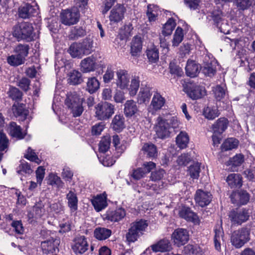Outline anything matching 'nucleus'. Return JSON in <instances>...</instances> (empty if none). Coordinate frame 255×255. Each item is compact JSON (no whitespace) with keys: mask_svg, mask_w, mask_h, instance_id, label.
Returning a JSON list of instances; mask_svg holds the SVG:
<instances>
[{"mask_svg":"<svg viewBox=\"0 0 255 255\" xmlns=\"http://www.w3.org/2000/svg\"><path fill=\"white\" fill-rule=\"evenodd\" d=\"M178 126L176 117L167 116L166 118L159 116L155 125V131L158 138L164 139L170 136L171 133Z\"/></svg>","mask_w":255,"mask_h":255,"instance_id":"nucleus-1","label":"nucleus"},{"mask_svg":"<svg viewBox=\"0 0 255 255\" xmlns=\"http://www.w3.org/2000/svg\"><path fill=\"white\" fill-rule=\"evenodd\" d=\"M31 23L24 22L15 25L13 28V36L18 41L23 40L26 42H31L35 39V34Z\"/></svg>","mask_w":255,"mask_h":255,"instance_id":"nucleus-2","label":"nucleus"},{"mask_svg":"<svg viewBox=\"0 0 255 255\" xmlns=\"http://www.w3.org/2000/svg\"><path fill=\"white\" fill-rule=\"evenodd\" d=\"M85 101L84 98H80L76 92L68 93L67 94L65 104L70 110L73 117H80L84 111L83 103Z\"/></svg>","mask_w":255,"mask_h":255,"instance_id":"nucleus-3","label":"nucleus"},{"mask_svg":"<svg viewBox=\"0 0 255 255\" xmlns=\"http://www.w3.org/2000/svg\"><path fill=\"white\" fill-rule=\"evenodd\" d=\"M148 226L146 220H139L131 224L130 228L126 234L127 240L128 242H134L137 239L143 234V232Z\"/></svg>","mask_w":255,"mask_h":255,"instance_id":"nucleus-4","label":"nucleus"},{"mask_svg":"<svg viewBox=\"0 0 255 255\" xmlns=\"http://www.w3.org/2000/svg\"><path fill=\"white\" fill-rule=\"evenodd\" d=\"M95 117L99 120H109L115 113V106L107 102L98 103L95 107Z\"/></svg>","mask_w":255,"mask_h":255,"instance_id":"nucleus-5","label":"nucleus"},{"mask_svg":"<svg viewBox=\"0 0 255 255\" xmlns=\"http://www.w3.org/2000/svg\"><path fill=\"white\" fill-rule=\"evenodd\" d=\"M250 230L248 228H242L235 231L231 236V243L237 249L242 247L250 240Z\"/></svg>","mask_w":255,"mask_h":255,"instance_id":"nucleus-6","label":"nucleus"},{"mask_svg":"<svg viewBox=\"0 0 255 255\" xmlns=\"http://www.w3.org/2000/svg\"><path fill=\"white\" fill-rule=\"evenodd\" d=\"M251 213L250 210L246 208L234 209L230 212L229 217L233 224L241 225L249 220Z\"/></svg>","mask_w":255,"mask_h":255,"instance_id":"nucleus-7","label":"nucleus"},{"mask_svg":"<svg viewBox=\"0 0 255 255\" xmlns=\"http://www.w3.org/2000/svg\"><path fill=\"white\" fill-rule=\"evenodd\" d=\"M79 10L75 8L64 10L61 13V22L66 25H71L77 23L79 21Z\"/></svg>","mask_w":255,"mask_h":255,"instance_id":"nucleus-8","label":"nucleus"},{"mask_svg":"<svg viewBox=\"0 0 255 255\" xmlns=\"http://www.w3.org/2000/svg\"><path fill=\"white\" fill-rule=\"evenodd\" d=\"M60 243V238L58 237L50 239L42 242L41 247L43 254L49 255L59 251L58 247Z\"/></svg>","mask_w":255,"mask_h":255,"instance_id":"nucleus-9","label":"nucleus"},{"mask_svg":"<svg viewBox=\"0 0 255 255\" xmlns=\"http://www.w3.org/2000/svg\"><path fill=\"white\" fill-rule=\"evenodd\" d=\"M126 8L123 4L118 3L111 10L109 20L111 24H117L124 18Z\"/></svg>","mask_w":255,"mask_h":255,"instance_id":"nucleus-10","label":"nucleus"},{"mask_svg":"<svg viewBox=\"0 0 255 255\" xmlns=\"http://www.w3.org/2000/svg\"><path fill=\"white\" fill-rule=\"evenodd\" d=\"M230 198L233 204L245 205L249 202L250 195L246 190L241 189L233 191L230 195Z\"/></svg>","mask_w":255,"mask_h":255,"instance_id":"nucleus-11","label":"nucleus"},{"mask_svg":"<svg viewBox=\"0 0 255 255\" xmlns=\"http://www.w3.org/2000/svg\"><path fill=\"white\" fill-rule=\"evenodd\" d=\"M174 244L177 247L184 245L189 240L188 231L185 229L178 228L176 229L172 235Z\"/></svg>","mask_w":255,"mask_h":255,"instance_id":"nucleus-12","label":"nucleus"},{"mask_svg":"<svg viewBox=\"0 0 255 255\" xmlns=\"http://www.w3.org/2000/svg\"><path fill=\"white\" fill-rule=\"evenodd\" d=\"M178 215L180 218L187 222H192L194 224H199V223L200 221L198 215L189 207L182 206L179 210Z\"/></svg>","mask_w":255,"mask_h":255,"instance_id":"nucleus-13","label":"nucleus"},{"mask_svg":"<svg viewBox=\"0 0 255 255\" xmlns=\"http://www.w3.org/2000/svg\"><path fill=\"white\" fill-rule=\"evenodd\" d=\"M194 199L199 206L204 207L210 203L212 199V195L210 192L198 189L196 192Z\"/></svg>","mask_w":255,"mask_h":255,"instance_id":"nucleus-14","label":"nucleus"},{"mask_svg":"<svg viewBox=\"0 0 255 255\" xmlns=\"http://www.w3.org/2000/svg\"><path fill=\"white\" fill-rule=\"evenodd\" d=\"M202 72L206 76L212 77L216 72V62L214 59L206 55L203 59V66L201 67Z\"/></svg>","mask_w":255,"mask_h":255,"instance_id":"nucleus-15","label":"nucleus"},{"mask_svg":"<svg viewBox=\"0 0 255 255\" xmlns=\"http://www.w3.org/2000/svg\"><path fill=\"white\" fill-rule=\"evenodd\" d=\"M223 16V12L218 7L215 8L212 11L209 12L208 15V17L213 21L214 24L219 28L220 31L225 33V31L223 30L222 27V25L223 24L222 22L224 20Z\"/></svg>","mask_w":255,"mask_h":255,"instance_id":"nucleus-16","label":"nucleus"},{"mask_svg":"<svg viewBox=\"0 0 255 255\" xmlns=\"http://www.w3.org/2000/svg\"><path fill=\"white\" fill-rule=\"evenodd\" d=\"M117 79L116 85L122 90L128 89L129 82L130 77L127 70L120 69L116 72Z\"/></svg>","mask_w":255,"mask_h":255,"instance_id":"nucleus-17","label":"nucleus"},{"mask_svg":"<svg viewBox=\"0 0 255 255\" xmlns=\"http://www.w3.org/2000/svg\"><path fill=\"white\" fill-rule=\"evenodd\" d=\"M186 93L192 99L197 100L205 95V89L202 86L190 84L187 86Z\"/></svg>","mask_w":255,"mask_h":255,"instance_id":"nucleus-18","label":"nucleus"},{"mask_svg":"<svg viewBox=\"0 0 255 255\" xmlns=\"http://www.w3.org/2000/svg\"><path fill=\"white\" fill-rule=\"evenodd\" d=\"M74 244L72 249L76 254H84L87 250L88 245L86 238L84 236L76 237L74 240Z\"/></svg>","mask_w":255,"mask_h":255,"instance_id":"nucleus-19","label":"nucleus"},{"mask_svg":"<svg viewBox=\"0 0 255 255\" xmlns=\"http://www.w3.org/2000/svg\"><path fill=\"white\" fill-rule=\"evenodd\" d=\"M12 110L14 116L21 121H24L29 114V111L27 109L26 105L22 103L14 104L12 107Z\"/></svg>","mask_w":255,"mask_h":255,"instance_id":"nucleus-20","label":"nucleus"},{"mask_svg":"<svg viewBox=\"0 0 255 255\" xmlns=\"http://www.w3.org/2000/svg\"><path fill=\"white\" fill-rule=\"evenodd\" d=\"M126 211L122 208L115 210H109L105 215V219L111 222H117L123 219L126 216Z\"/></svg>","mask_w":255,"mask_h":255,"instance_id":"nucleus-21","label":"nucleus"},{"mask_svg":"<svg viewBox=\"0 0 255 255\" xmlns=\"http://www.w3.org/2000/svg\"><path fill=\"white\" fill-rule=\"evenodd\" d=\"M80 66L81 70L83 73L94 71L97 66L96 58L93 56L87 57L81 61Z\"/></svg>","mask_w":255,"mask_h":255,"instance_id":"nucleus-22","label":"nucleus"},{"mask_svg":"<svg viewBox=\"0 0 255 255\" xmlns=\"http://www.w3.org/2000/svg\"><path fill=\"white\" fill-rule=\"evenodd\" d=\"M201 70V66L194 60H188L185 67L186 74L191 78L196 77Z\"/></svg>","mask_w":255,"mask_h":255,"instance_id":"nucleus-23","label":"nucleus"},{"mask_svg":"<svg viewBox=\"0 0 255 255\" xmlns=\"http://www.w3.org/2000/svg\"><path fill=\"white\" fill-rule=\"evenodd\" d=\"M91 202L97 212L102 211L108 206L107 197L104 194L97 195L91 200Z\"/></svg>","mask_w":255,"mask_h":255,"instance_id":"nucleus-24","label":"nucleus"},{"mask_svg":"<svg viewBox=\"0 0 255 255\" xmlns=\"http://www.w3.org/2000/svg\"><path fill=\"white\" fill-rule=\"evenodd\" d=\"M111 128L117 132H120L125 128V119L123 115L119 114L115 116L112 120Z\"/></svg>","mask_w":255,"mask_h":255,"instance_id":"nucleus-25","label":"nucleus"},{"mask_svg":"<svg viewBox=\"0 0 255 255\" xmlns=\"http://www.w3.org/2000/svg\"><path fill=\"white\" fill-rule=\"evenodd\" d=\"M226 182L231 188H240L243 185V178L240 174L231 173L227 177Z\"/></svg>","mask_w":255,"mask_h":255,"instance_id":"nucleus-26","label":"nucleus"},{"mask_svg":"<svg viewBox=\"0 0 255 255\" xmlns=\"http://www.w3.org/2000/svg\"><path fill=\"white\" fill-rule=\"evenodd\" d=\"M151 248L154 252H165L169 251L172 249V246L168 240L163 239L156 244L152 245Z\"/></svg>","mask_w":255,"mask_h":255,"instance_id":"nucleus-27","label":"nucleus"},{"mask_svg":"<svg viewBox=\"0 0 255 255\" xmlns=\"http://www.w3.org/2000/svg\"><path fill=\"white\" fill-rule=\"evenodd\" d=\"M229 121L227 118H220L212 125V130L215 134H222L228 127Z\"/></svg>","mask_w":255,"mask_h":255,"instance_id":"nucleus-28","label":"nucleus"},{"mask_svg":"<svg viewBox=\"0 0 255 255\" xmlns=\"http://www.w3.org/2000/svg\"><path fill=\"white\" fill-rule=\"evenodd\" d=\"M142 47L141 37L137 35L133 37L131 42L130 54L132 56H138Z\"/></svg>","mask_w":255,"mask_h":255,"instance_id":"nucleus-29","label":"nucleus"},{"mask_svg":"<svg viewBox=\"0 0 255 255\" xmlns=\"http://www.w3.org/2000/svg\"><path fill=\"white\" fill-rule=\"evenodd\" d=\"M141 150L143 151V154L147 158L153 159L157 156V147L151 142L144 143L142 147Z\"/></svg>","mask_w":255,"mask_h":255,"instance_id":"nucleus-30","label":"nucleus"},{"mask_svg":"<svg viewBox=\"0 0 255 255\" xmlns=\"http://www.w3.org/2000/svg\"><path fill=\"white\" fill-rule=\"evenodd\" d=\"M160 13L161 10L157 5L149 4L147 5L146 14L150 22L155 21Z\"/></svg>","mask_w":255,"mask_h":255,"instance_id":"nucleus-31","label":"nucleus"},{"mask_svg":"<svg viewBox=\"0 0 255 255\" xmlns=\"http://www.w3.org/2000/svg\"><path fill=\"white\" fill-rule=\"evenodd\" d=\"M35 11V8L31 5L25 3L19 7L18 15L23 19L29 18L33 16Z\"/></svg>","mask_w":255,"mask_h":255,"instance_id":"nucleus-32","label":"nucleus"},{"mask_svg":"<svg viewBox=\"0 0 255 255\" xmlns=\"http://www.w3.org/2000/svg\"><path fill=\"white\" fill-rule=\"evenodd\" d=\"M124 107V114L127 117H132L138 111L136 103L133 100L127 101Z\"/></svg>","mask_w":255,"mask_h":255,"instance_id":"nucleus-33","label":"nucleus"},{"mask_svg":"<svg viewBox=\"0 0 255 255\" xmlns=\"http://www.w3.org/2000/svg\"><path fill=\"white\" fill-rule=\"evenodd\" d=\"M9 132L12 137L18 139H23L25 136V133L22 132L20 126L17 125L16 123L13 122L9 124Z\"/></svg>","mask_w":255,"mask_h":255,"instance_id":"nucleus-34","label":"nucleus"},{"mask_svg":"<svg viewBox=\"0 0 255 255\" xmlns=\"http://www.w3.org/2000/svg\"><path fill=\"white\" fill-rule=\"evenodd\" d=\"M165 103V99L159 93H156L154 95L152 99L150 108H152L155 111L159 110L164 105Z\"/></svg>","mask_w":255,"mask_h":255,"instance_id":"nucleus-35","label":"nucleus"},{"mask_svg":"<svg viewBox=\"0 0 255 255\" xmlns=\"http://www.w3.org/2000/svg\"><path fill=\"white\" fill-rule=\"evenodd\" d=\"M66 199L68 201V206L71 211H75L78 209V199L76 194L70 191L66 195Z\"/></svg>","mask_w":255,"mask_h":255,"instance_id":"nucleus-36","label":"nucleus"},{"mask_svg":"<svg viewBox=\"0 0 255 255\" xmlns=\"http://www.w3.org/2000/svg\"><path fill=\"white\" fill-rule=\"evenodd\" d=\"M100 83L94 77L88 79L86 90L91 94L96 93L100 88Z\"/></svg>","mask_w":255,"mask_h":255,"instance_id":"nucleus-37","label":"nucleus"},{"mask_svg":"<svg viewBox=\"0 0 255 255\" xmlns=\"http://www.w3.org/2000/svg\"><path fill=\"white\" fill-rule=\"evenodd\" d=\"M112 234V231L106 228L98 227L94 231V236L99 240H105Z\"/></svg>","mask_w":255,"mask_h":255,"instance_id":"nucleus-38","label":"nucleus"},{"mask_svg":"<svg viewBox=\"0 0 255 255\" xmlns=\"http://www.w3.org/2000/svg\"><path fill=\"white\" fill-rule=\"evenodd\" d=\"M215 236L214 238V242L215 249L220 251L221 250V242L223 241L224 232L223 229L221 227H216L214 229Z\"/></svg>","mask_w":255,"mask_h":255,"instance_id":"nucleus-39","label":"nucleus"},{"mask_svg":"<svg viewBox=\"0 0 255 255\" xmlns=\"http://www.w3.org/2000/svg\"><path fill=\"white\" fill-rule=\"evenodd\" d=\"M84 55H88L93 51V40L86 38L82 42H79Z\"/></svg>","mask_w":255,"mask_h":255,"instance_id":"nucleus-40","label":"nucleus"},{"mask_svg":"<svg viewBox=\"0 0 255 255\" xmlns=\"http://www.w3.org/2000/svg\"><path fill=\"white\" fill-rule=\"evenodd\" d=\"M86 35V31L82 27L74 26L71 28L68 37L71 40L77 39Z\"/></svg>","mask_w":255,"mask_h":255,"instance_id":"nucleus-41","label":"nucleus"},{"mask_svg":"<svg viewBox=\"0 0 255 255\" xmlns=\"http://www.w3.org/2000/svg\"><path fill=\"white\" fill-rule=\"evenodd\" d=\"M239 141L235 138H228L225 140L221 145L222 150L227 151L238 147Z\"/></svg>","mask_w":255,"mask_h":255,"instance_id":"nucleus-42","label":"nucleus"},{"mask_svg":"<svg viewBox=\"0 0 255 255\" xmlns=\"http://www.w3.org/2000/svg\"><path fill=\"white\" fill-rule=\"evenodd\" d=\"M189 136L185 132L181 131L177 135L176 141L178 146L181 149L186 148L189 142Z\"/></svg>","mask_w":255,"mask_h":255,"instance_id":"nucleus-43","label":"nucleus"},{"mask_svg":"<svg viewBox=\"0 0 255 255\" xmlns=\"http://www.w3.org/2000/svg\"><path fill=\"white\" fill-rule=\"evenodd\" d=\"M245 161V156L242 153H238L230 158L228 164L236 168L241 166Z\"/></svg>","mask_w":255,"mask_h":255,"instance_id":"nucleus-44","label":"nucleus"},{"mask_svg":"<svg viewBox=\"0 0 255 255\" xmlns=\"http://www.w3.org/2000/svg\"><path fill=\"white\" fill-rule=\"evenodd\" d=\"M81 48L80 43L74 42L70 45L69 53L73 58H81L84 55Z\"/></svg>","mask_w":255,"mask_h":255,"instance_id":"nucleus-45","label":"nucleus"},{"mask_svg":"<svg viewBox=\"0 0 255 255\" xmlns=\"http://www.w3.org/2000/svg\"><path fill=\"white\" fill-rule=\"evenodd\" d=\"M7 94L10 98L16 102H19L22 100L23 94L22 92L18 88L10 86Z\"/></svg>","mask_w":255,"mask_h":255,"instance_id":"nucleus-46","label":"nucleus"},{"mask_svg":"<svg viewBox=\"0 0 255 255\" xmlns=\"http://www.w3.org/2000/svg\"><path fill=\"white\" fill-rule=\"evenodd\" d=\"M151 96L149 87H141L140 92L138 94V101L140 103H145L148 102Z\"/></svg>","mask_w":255,"mask_h":255,"instance_id":"nucleus-47","label":"nucleus"},{"mask_svg":"<svg viewBox=\"0 0 255 255\" xmlns=\"http://www.w3.org/2000/svg\"><path fill=\"white\" fill-rule=\"evenodd\" d=\"M184 253L189 255H202L201 249L197 246L188 244L184 247Z\"/></svg>","mask_w":255,"mask_h":255,"instance_id":"nucleus-48","label":"nucleus"},{"mask_svg":"<svg viewBox=\"0 0 255 255\" xmlns=\"http://www.w3.org/2000/svg\"><path fill=\"white\" fill-rule=\"evenodd\" d=\"M175 26V22L172 18H169L163 25L162 33L164 36L170 35Z\"/></svg>","mask_w":255,"mask_h":255,"instance_id":"nucleus-49","label":"nucleus"},{"mask_svg":"<svg viewBox=\"0 0 255 255\" xmlns=\"http://www.w3.org/2000/svg\"><path fill=\"white\" fill-rule=\"evenodd\" d=\"M111 139L109 135L104 136L99 143V149L100 152L105 153L110 148Z\"/></svg>","mask_w":255,"mask_h":255,"instance_id":"nucleus-50","label":"nucleus"},{"mask_svg":"<svg viewBox=\"0 0 255 255\" xmlns=\"http://www.w3.org/2000/svg\"><path fill=\"white\" fill-rule=\"evenodd\" d=\"M7 63L13 66H17L25 62V59L18 54L12 55L8 56L7 59Z\"/></svg>","mask_w":255,"mask_h":255,"instance_id":"nucleus-51","label":"nucleus"},{"mask_svg":"<svg viewBox=\"0 0 255 255\" xmlns=\"http://www.w3.org/2000/svg\"><path fill=\"white\" fill-rule=\"evenodd\" d=\"M218 112L217 109L207 107L204 109L203 115L208 120H213L219 116Z\"/></svg>","mask_w":255,"mask_h":255,"instance_id":"nucleus-52","label":"nucleus"},{"mask_svg":"<svg viewBox=\"0 0 255 255\" xmlns=\"http://www.w3.org/2000/svg\"><path fill=\"white\" fill-rule=\"evenodd\" d=\"M183 30L180 27H178L175 30L172 40V45L174 47L178 46L183 39Z\"/></svg>","mask_w":255,"mask_h":255,"instance_id":"nucleus-53","label":"nucleus"},{"mask_svg":"<svg viewBox=\"0 0 255 255\" xmlns=\"http://www.w3.org/2000/svg\"><path fill=\"white\" fill-rule=\"evenodd\" d=\"M29 46L28 44H18L14 49V52L16 54L20 55L24 59L27 56Z\"/></svg>","mask_w":255,"mask_h":255,"instance_id":"nucleus-54","label":"nucleus"},{"mask_svg":"<svg viewBox=\"0 0 255 255\" xmlns=\"http://www.w3.org/2000/svg\"><path fill=\"white\" fill-rule=\"evenodd\" d=\"M82 82V75L80 72L76 70H73L71 72L69 78V83L72 85H78Z\"/></svg>","mask_w":255,"mask_h":255,"instance_id":"nucleus-55","label":"nucleus"},{"mask_svg":"<svg viewBox=\"0 0 255 255\" xmlns=\"http://www.w3.org/2000/svg\"><path fill=\"white\" fill-rule=\"evenodd\" d=\"M233 3L238 10L242 11L248 9L252 5L251 0H234Z\"/></svg>","mask_w":255,"mask_h":255,"instance_id":"nucleus-56","label":"nucleus"},{"mask_svg":"<svg viewBox=\"0 0 255 255\" xmlns=\"http://www.w3.org/2000/svg\"><path fill=\"white\" fill-rule=\"evenodd\" d=\"M17 172L19 174L23 173L30 174L32 172L30 165L25 161L21 160L20 164L17 168Z\"/></svg>","mask_w":255,"mask_h":255,"instance_id":"nucleus-57","label":"nucleus"},{"mask_svg":"<svg viewBox=\"0 0 255 255\" xmlns=\"http://www.w3.org/2000/svg\"><path fill=\"white\" fill-rule=\"evenodd\" d=\"M139 79L138 77H134L131 80L129 93L130 96H134L137 93L139 87Z\"/></svg>","mask_w":255,"mask_h":255,"instance_id":"nucleus-58","label":"nucleus"},{"mask_svg":"<svg viewBox=\"0 0 255 255\" xmlns=\"http://www.w3.org/2000/svg\"><path fill=\"white\" fill-rule=\"evenodd\" d=\"M188 172L191 178L197 179L200 172V164L199 162H196L191 165L189 167Z\"/></svg>","mask_w":255,"mask_h":255,"instance_id":"nucleus-59","label":"nucleus"},{"mask_svg":"<svg viewBox=\"0 0 255 255\" xmlns=\"http://www.w3.org/2000/svg\"><path fill=\"white\" fill-rule=\"evenodd\" d=\"M146 55L151 62L155 63L159 58L158 50L155 47L148 49L146 50Z\"/></svg>","mask_w":255,"mask_h":255,"instance_id":"nucleus-60","label":"nucleus"},{"mask_svg":"<svg viewBox=\"0 0 255 255\" xmlns=\"http://www.w3.org/2000/svg\"><path fill=\"white\" fill-rule=\"evenodd\" d=\"M24 157L27 159L39 164L41 161L38 158L34 150L30 147L27 149V153L24 154Z\"/></svg>","mask_w":255,"mask_h":255,"instance_id":"nucleus-61","label":"nucleus"},{"mask_svg":"<svg viewBox=\"0 0 255 255\" xmlns=\"http://www.w3.org/2000/svg\"><path fill=\"white\" fill-rule=\"evenodd\" d=\"M170 73L172 75H175L178 77H181L183 74L182 69L175 62H171L169 64Z\"/></svg>","mask_w":255,"mask_h":255,"instance_id":"nucleus-62","label":"nucleus"},{"mask_svg":"<svg viewBox=\"0 0 255 255\" xmlns=\"http://www.w3.org/2000/svg\"><path fill=\"white\" fill-rule=\"evenodd\" d=\"M44 205L41 201L37 202L33 207V211L35 212V218H40L44 212Z\"/></svg>","mask_w":255,"mask_h":255,"instance_id":"nucleus-63","label":"nucleus"},{"mask_svg":"<svg viewBox=\"0 0 255 255\" xmlns=\"http://www.w3.org/2000/svg\"><path fill=\"white\" fill-rule=\"evenodd\" d=\"M117 0H104L101 6V12L105 15L116 3Z\"/></svg>","mask_w":255,"mask_h":255,"instance_id":"nucleus-64","label":"nucleus"}]
</instances>
